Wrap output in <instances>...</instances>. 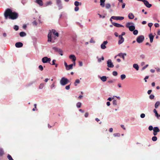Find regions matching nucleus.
Instances as JSON below:
<instances>
[{
	"label": "nucleus",
	"instance_id": "0e129e2a",
	"mask_svg": "<svg viewBox=\"0 0 160 160\" xmlns=\"http://www.w3.org/2000/svg\"><path fill=\"white\" fill-rule=\"evenodd\" d=\"M59 53L61 56L63 55L62 51L60 49V51L58 52Z\"/></svg>",
	"mask_w": 160,
	"mask_h": 160
},
{
	"label": "nucleus",
	"instance_id": "680f3d73",
	"mask_svg": "<svg viewBox=\"0 0 160 160\" xmlns=\"http://www.w3.org/2000/svg\"><path fill=\"white\" fill-rule=\"evenodd\" d=\"M148 64L146 65L145 66H144L142 68V70H144L146 68H147L148 66Z\"/></svg>",
	"mask_w": 160,
	"mask_h": 160
},
{
	"label": "nucleus",
	"instance_id": "b1692460",
	"mask_svg": "<svg viewBox=\"0 0 160 160\" xmlns=\"http://www.w3.org/2000/svg\"><path fill=\"white\" fill-rule=\"evenodd\" d=\"M106 0H100V5L102 7H104L105 6V2Z\"/></svg>",
	"mask_w": 160,
	"mask_h": 160
},
{
	"label": "nucleus",
	"instance_id": "a19ab883",
	"mask_svg": "<svg viewBox=\"0 0 160 160\" xmlns=\"http://www.w3.org/2000/svg\"><path fill=\"white\" fill-rule=\"evenodd\" d=\"M157 140V137L156 136H154L152 138V140L153 141H156Z\"/></svg>",
	"mask_w": 160,
	"mask_h": 160
},
{
	"label": "nucleus",
	"instance_id": "c03bdc74",
	"mask_svg": "<svg viewBox=\"0 0 160 160\" xmlns=\"http://www.w3.org/2000/svg\"><path fill=\"white\" fill-rule=\"evenodd\" d=\"M113 136L115 137H119L120 136V134L119 133H115L113 134Z\"/></svg>",
	"mask_w": 160,
	"mask_h": 160
},
{
	"label": "nucleus",
	"instance_id": "e2e57ef3",
	"mask_svg": "<svg viewBox=\"0 0 160 160\" xmlns=\"http://www.w3.org/2000/svg\"><path fill=\"white\" fill-rule=\"evenodd\" d=\"M55 86L54 85V83L53 82L52 84L50 86L51 88L52 89L53 88H54Z\"/></svg>",
	"mask_w": 160,
	"mask_h": 160
},
{
	"label": "nucleus",
	"instance_id": "dca6fc26",
	"mask_svg": "<svg viewBox=\"0 0 160 160\" xmlns=\"http://www.w3.org/2000/svg\"><path fill=\"white\" fill-rule=\"evenodd\" d=\"M47 57H45L42 58V62L43 63H48V60L47 59Z\"/></svg>",
	"mask_w": 160,
	"mask_h": 160
},
{
	"label": "nucleus",
	"instance_id": "2f4dec72",
	"mask_svg": "<svg viewBox=\"0 0 160 160\" xmlns=\"http://www.w3.org/2000/svg\"><path fill=\"white\" fill-rule=\"evenodd\" d=\"M80 83V81L79 79H76L75 82L74 83V84L75 86H77V83L79 84Z\"/></svg>",
	"mask_w": 160,
	"mask_h": 160
},
{
	"label": "nucleus",
	"instance_id": "7c9ffc66",
	"mask_svg": "<svg viewBox=\"0 0 160 160\" xmlns=\"http://www.w3.org/2000/svg\"><path fill=\"white\" fill-rule=\"evenodd\" d=\"M97 58L98 59V61L99 62H101V60H104V58L103 56H102L101 58H99L98 57H97Z\"/></svg>",
	"mask_w": 160,
	"mask_h": 160
},
{
	"label": "nucleus",
	"instance_id": "603ef678",
	"mask_svg": "<svg viewBox=\"0 0 160 160\" xmlns=\"http://www.w3.org/2000/svg\"><path fill=\"white\" fill-rule=\"evenodd\" d=\"M90 42L92 43H95V42L93 40V38H91L90 40Z\"/></svg>",
	"mask_w": 160,
	"mask_h": 160
},
{
	"label": "nucleus",
	"instance_id": "a878e982",
	"mask_svg": "<svg viewBox=\"0 0 160 160\" xmlns=\"http://www.w3.org/2000/svg\"><path fill=\"white\" fill-rule=\"evenodd\" d=\"M160 105V102L159 101H157L155 103L154 107L155 108H157Z\"/></svg>",
	"mask_w": 160,
	"mask_h": 160
},
{
	"label": "nucleus",
	"instance_id": "6e6552de",
	"mask_svg": "<svg viewBox=\"0 0 160 160\" xmlns=\"http://www.w3.org/2000/svg\"><path fill=\"white\" fill-rule=\"evenodd\" d=\"M111 18H112V19H113L115 20H122L124 19V17H123L121 16H112L111 17Z\"/></svg>",
	"mask_w": 160,
	"mask_h": 160
},
{
	"label": "nucleus",
	"instance_id": "1a4fd4ad",
	"mask_svg": "<svg viewBox=\"0 0 160 160\" xmlns=\"http://www.w3.org/2000/svg\"><path fill=\"white\" fill-rule=\"evenodd\" d=\"M57 4L58 5L59 10L61 9L62 8V6L61 3V0H56Z\"/></svg>",
	"mask_w": 160,
	"mask_h": 160
},
{
	"label": "nucleus",
	"instance_id": "39448f33",
	"mask_svg": "<svg viewBox=\"0 0 160 160\" xmlns=\"http://www.w3.org/2000/svg\"><path fill=\"white\" fill-rule=\"evenodd\" d=\"M48 42H51L52 43L54 42V40H53L52 38V32L51 31L49 32L48 35Z\"/></svg>",
	"mask_w": 160,
	"mask_h": 160
},
{
	"label": "nucleus",
	"instance_id": "7ed1b4c3",
	"mask_svg": "<svg viewBox=\"0 0 160 160\" xmlns=\"http://www.w3.org/2000/svg\"><path fill=\"white\" fill-rule=\"evenodd\" d=\"M69 82V81L66 78L63 77L62 78L60 81V83L62 86H65Z\"/></svg>",
	"mask_w": 160,
	"mask_h": 160
},
{
	"label": "nucleus",
	"instance_id": "393cba45",
	"mask_svg": "<svg viewBox=\"0 0 160 160\" xmlns=\"http://www.w3.org/2000/svg\"><path fill=\"white\" fill-rule=\"evenodd\" d=\"M153 112L155 114V116L158 118L159 117V115L157 111L155 109H154L153 110Z\"/></svg>",
	"mask_w": 160,
	"mask_h": 160
},
{
	"label": "nucleus",
	"instance_id": "3c124183",
	"mask_svg": "<svg viewBox=\"0 0 160 160\" xmlns=\"http://www.w3.org/2000/svg\"><path fill=\"white\" fill-rule=\"evenodd\" d=\"M26 0H21V3L23 5H24L26 3Z\"/></svg>",
	"mask_w": 160,
	"mask_h": 160
},
{
	"label": "nucleus",
	"instance_id": "412c9836",
	"mask_svg": "<svg viewBox=\"0 0 160 160\" xmlns=\"http://www.w3.org/2000/svg\"><path fill=\"white\" fill-rule=\"evenodd\" d=\"M52 33L55 35L57 37H58L59 36V34L58 32H57L56 30L55 29H52Z\"/></svg>",
	"mask_w": 160,
	"mask_h": 160
},
{
	"label": "nucleus",
	"instance_id": "58836bf2",
	"mask_svg": "<svg viewBox=\"0 0 160 160\" xmlns=\"http://www.w3.org/2000/svg\"><path fill=\"white\" fill-rule=\"evenodd\" d=\"M14 29L16 31H18L19 29V27L18 25H15L13 27Z\"/></svg>",
	"mask_w": 160,
	"mask_h": 160
},
{
	"label": "nucleus",
	"instance_id": "37998d69",
	"mask_svg": "<svg viewBox=\"0 0 160 160\" xmlns=\"http://www.w3.org/2000/svg\"><path fill=\"white\" fill-rule=\"evenodd\" d=\"M138 33V31L137 30H135L133 31V34L134 35H137Z\"/></svg>",
	"mask_w": 160,
	"mask_h": 160
},
{
	"label": "nucleus",
	"instance_id": "c9c22d12",
	"mask_svg": "<svg viewBox=\"0 0 160 160\" xmlns=\"http://www.w3.org/2000/svg\"><path fill=\"white\" fill-rule=\"evenodd\" d=\"M82 105L81 103L80 102H78L77 103L76 106L78 108H79L81 107Z\"/></svg>",
	"mask_w": 160,
	"mask_h": 160
},
{
	"label": "nucleus",
	"instance_id": "ddd939ff",
	"mask_svg": "<svg viewBox=\"0 0 160 160\" xmlns=\"http://www.w3.org/2000/svg\"><path fill=\"white\" fill-rule=\"evenodd\" d=\"M112 23L113 25L115 26V27H117V28H120V27H123L124 26H123L122 25L120 24L114 22H112Z\"/></svg>",
	"mask_w": 160,
	"mask_h": 160
},
{
	"label": "nucleus",
	"instance_id": "423d86ee",
	"mask_svg": "<svg viewBox=\"0 0 160 160\" xmlns=\"http://www.w3.org/2000/svg\"><path fill=\"white\" fill-rule=\"evenodd\" d=\"M107 66L110 68H113L114 67V65L113 63L112 62L111 59H108L107 62Z\"/></svg>",
	"mask_w": 160,
	"mask_h": 160
},
{
	"label": "nucleus",
	"instance_id": "f8f14e48",
	"mask_svg": "<svg viewBox=\"0 0 160 160\" xmlns=\"http://www.w3.org/2000/svg\"><path fill=\"white\" fill-rule=\"evenodd\" d=\"M108 42L107 41H104L101 45V48L102 49H104L106 48L105 45L108 43Z\"/></svg>",
	"mask_w": 160,
	"mask_h": 160
},
{
	"label": "nucleus",
	"instance_id": "f3484780",
	"mask_svg": "<svg viewBox=\"0 0 160 160\" xmlns=\"http://www.w3.org/2000/svg\"><path fill=\"white\" fill-rule=\"evenodd\" d=\"M127 55L125 53H120L118 54V56L122 57L123 60L124 59V57L125 56Z\"/></svg>",
	"mask_w": 160,
	"mask_h": 160
},
{
	"label": "nucleus",
	"instance_id": "774afa93",
	"mask_svg": "<svg viewBox=\"0 0 160 160\" xmlns=\"http://www.w3.org/2000/svg\"><path fill=\"white\" fill-rule=\"evenodd\" d=\"M56 62V60L55 59H53L52 61V63L51 64L52 65H54L56 64L55 62Z\"/></svg>",
	"mask_w": 160,
	"mask_h": 160
},
{
	"label": "nucleus",
	"instance_id": "8fccbe9b",
	"mask_svg": "<svg viewBox=\"0 0 160 160\" xmlns=\"http://www.w3.org/2000/svg\"><path fill=\"white\" fill-rule=\"evenodd\" d=\"M112 75L114 76H116L118 75V72L116 71H113L112 72Z\"/></svg>",
	"mask_w": 160,
	"mask_h": 160
},
{
	"label": "nucleus",
	"instance_id": "052dcab7",
	"mask_svg": "<svg viewBox=\"0 0 160 160\" xmlns=\"http://www.w3.org/2000/svg\"><path fill=\"white\" fill-rule=\"evenodd\" d=\"M79 9V8L78 7L76 6V7L74 8V10L75 11H78Z\"/></svg>",
	"mask_w": 160,
	"mask_h": 160
},
{
	"label": "nucleus",
	"instance_id": "f03ea898",
	"mask_svg": "<svg viewBox=\"0 0 160 160\" xmlns=\"http://www.w3.org/2000/svg\"><path fill=\"white\" fill-rule=\"evenodd\" d=\"M126 27L131 31H133L135 28L134 24L132 22H128L126 23Z\"/></svg>",
	"mask_w": 160,
	"mask_h": 160
},
{
	"label": "nucleus",
	"instance_id": "338daca9",
	"mask_svg": "<svg viewBox=\"0 0 160 160\" xmlns=\"http://www.w3.org/2000/svg\"><path fill=\"white\" fill-rule=\"evenodd\" d=\"M153 25V24L152 23L150 22L148 23V27L151 28Z\"/></svg>",
	"mask_w": 160,
	"mask_h": 160
},
{
	"label": "nucleus",
	"instance_id": "5fc2aeb1",
	"mask_svg": "<svg viewBox=\"0 0 160 160\" xmlns=\"http://www.w3.org/2000/svg\"><path fill=\"white\" fill-rule=\"evenodd\" d=\"M140 117L141 118H145V114H144V113H142L140 115Z\"/></svg>",
	"mask_w": 160,
	"mask_h": 160
},
{
	"label": "nucleus",
	"instance_id": "864d4df0",
	"mask_svg": "<svg viewBox=\"0 0 160 160\" xmlns=\"http://www.w3.org/2000/svg\"><path fill=\"white\" fill-rule=\"evenodd\" d=\"M115 81V79L111 80H110L108 81V82L109 83H112L113 82Z\"/></svg>",
	"mask_w": 160,
	"mask_h": 160
},
{
	"label": "nucleus",
	"instance_id": "a18cd8bd",
	"mask_svg": "<svg viewBox=\"0 0 160 160\" xmlns=\"http://www.w3.org/2000/svg\"><path fill=\"white\" fill-rule=\"evenodd\" d=\"M154 97L155 96L154 95L152 94L149 96V98L150 99H152L154 98Z\"/></svg>",
	"mask_w": 160,
	"mask_h": 160
},
{
	"label": "nucleus",
	"instance_id": "6e6d98bb",
	"mask_svg": "<svg viewBox=\"0 0 160 160\" xmlns=\"http://www.w3.org/2000/svg\"><path fill=\"white\" fill-rule=\"evenodd\" d=\"M76 24L77 25H78L79 26V27L81 28H82L83 27V26L82 25V24H81V23H80V22H76Z\"/></svg>",
	"mask_w": 160,
	"mask_h": 160
},
{
	"label": "nucleus",
	"instance_id": "de8ad7c7",
	"mask_svg": "<svg viewBox=\"0 0 160 160\" xmlns=\"http://www.w3.org/2000/svg\"><path fill=\"white\" fill-rule=\"evenodd\" d=\"M113 104L114 106L117 105V101H116V100H115L113 101Z\"/></svg>",
	"mask_w": 160,
	"mask_h": 160
},
{
	"label": "nucleus",
	"instance_id": "aec40b11",
	"mask_svg": "<svg viewBox=\"0 0 160 160\" xmlns=\"http://www.w3.org/2000/svg\"><path fill=\"white\" fill-rule=\"evenodd\" d=\"M99 78L102 81L104 82L106 81L108 77H107L106 76H103L102 77H99Z\"/></svg>",
	"mask_w": 160,
	"mask_h": 160
},
{
	"label": "nucleus",
	"instance_id": "20e7f679",
	"mask_svg": "<svg viewBox=\"0 0 160 160\" xmlns=\"http://www.w3.org/2000/svg\"><path fill=\"white\" fill-rule=\"evenodd\" d=\"M144 39V37L143 35H140L138 36L136 39V41L138 43H142Z\"/></svg>",
	"mask_w": 160,
	"mask_h": 160
},
{
	"label": "nucleus",
	"instance_id": "a211bd4d",
	"mask_svg": "<svg viewBox=\"0 0 160 160\" xmlns=\"http://www.w3.org/2000/svg\"><path fill=\"white\" fill-rule=\"evenodd\" d=\"M36 2L40 6H42L43 5V2L42 0H36Z\"/></svg>",
	"mask_w": 160,
	"mask_h": 160
},
{
	"label": "nucleus",
	"instance_id": "0eeeda50",
	"mask_svg": "<svg viewBox=\"0 0 160 160\" xmlns=\"http://www.w3.org/2000/svg\"><path fill=\"white\" fill-rule=\"evenodd\" d=\"M153 134L154 136H156L157 135V132H159L160 130L158 127H156L154 128L153 129Z\"/></svg>",
	"mask_w": 160,
	"mask_h": 160
},
{
	"label": "nucleus",
	"instance_id": "473e14b6",
	"mask_svg": "<svg viewBox=\"0 0 160 160\" xmlns=\"http://www.w3.org/2000/svg\"><path fill=\"white\" fill-rule=\"evenodd\" d=\"M111 7V5L109 3H107L105 5V8L107 9H109Z\"/></svg>",
	"mask_w": 160,
	"mask_h": 160
},
{
	"label": "nucleus",
	"instance_id": "69168bd1",
	"mask_svg": "<svg viewBox=\"0 0 160 160\" xmlns=\"http://www.w3.org/2000/svg\"><path fill=\"white\" fill-rule=\"evenodd\" d=\"M32 23L33 24V25H34L36 26L37 25L38 23H37V22H36V21L35 20V21H33L32 22Z\"/></svg>",
	"mask_w": 160,
	"mask_h": 160
},
{
	"label": "nucleus",
	"instance_id": "5701e85b",
	"mask_svg": "<svg viewBox=\"0 0 160 160\" xmlns=\"http://www.w3.org/2000/svg\"><path fill=\"white\" fill-rule=\"evenodd\" d=\"M149 36L150 38V42L152 43L153 41L154 36L152 35V34L150 33L149 34Z\"/></svg>",
	"mask_w": 160,
	"mask_h": 160
},
{
	"label": "nucleus",
	"instance_id": "72a5a7b5",
	"mask_svg": "<svg viewBox=\"0 0 160 160\" xmlns=\"http://www.w3.org/2000/svg\"><path fill=\"white\" fill-rule=\"evenodd\" d=\"M4 154V151L2 148H0V156H2Z\"/></svg>",
	"mask_w": 160,
	"mask_h": 160
},
{
	"label": "nucleus",
	"instance_id": "c85d7f7f",
	"mask_svg": "<svg viewBox=\"0 0 160 160\" xmlns=\"http://www.w3.org/2000/svg\"><path fill=\"white\" fill-rule=\"evenodd\" d=\"M74 4V5L78 7V6L79 5H81L82 4V3L81 2H78L76 1L75 2Z\"/></svg>",
	"mask_w": 160,
	"mask_h": 160
},
{
	"label": "nucleus",
	"instance_id": "bb28decb",
	"mask_svg": "<svg viewBox=\"0 0 160 160\" xmlns=\"http://www.w3.org/2000/svg\"><path fill=\"white\" fill-rule=\"evenodd\" d=\"M26 33L24 32H20L19 35L21 37H24L26 36Z\"/></svg>",
	"mask_w": 160,
	"mask_h": 160
},
{
	"label": "nucleus",
	"instance_id": "bf43d9fd",
	"mask_svg": "<svg viewBox=\"0 0 160 160\" xmlns=\"http://www.w3.org/2000/svg\"><path fill=\"white\" fill-rule=\"evenodd\" d=\"M70 84L69 85L66 86L65 87V89L67 90L69 89L70 88Z\"/></svg>",
	"mask_w": 160,
	"mask_h": 160
},
{
	"label": "nucleus",
	"instance_id": "49530a36",
	"mask_svg": "<svg viewBox=\"0 0 160 160\" xmlns=\"http://www.w3.org/2000/svg\"><path fill=\"white\" fill-rule=\"evenodd\" d=\"M38 68L40 70L42 71L43 69V68L42 66L41 65H40L38 67Z\"/></svg>",
	"mask_w": 160,
	"mask_h": 160
},
{
	"label": "nucleus",
	"instance_id": "79ce46f5",
	"mask_svg": "<svg viewBox=\"0 0 160 160\" xmlns=\"http://www.w3.org/2000/svg\"><path fill=\"white\" fill-rule=\"evenodd\" d=\"M7 158L9 160H13L11 156L9 154L7 155Z\"/></svg>",
	"mask_w": 160,
	"mask_h": 160
},
{
	"label": "nucleus",
	"instance_id": "9b49d317",
	"mask_svg": "<svg viewBox=\"0 0 160 160\" xmlns=\"http://www.w3.org/2000/svg\"><path fill=\"white\" fill-rule=\"evenodd\" d=\"M143 2L145 6L148 8H150L152 6V5L150 4L149 2L146 0H144Z\"/></svg>",
	"mask_w": 160,
	"mask_h": 160
},
{
	"label": "nucleus",
	"instance_id": "cd10ccee",
	"mask_svg": "<svg viewBox=\"0 0 160 160\" xmlns=\"http://www.w3.org/2000/svg\"><path fill=\"white\" fill-rule=\"evenodd\" d=\"M133 67L135 68L137 70H138L139 69V66L137 64H134L133 65Z\"/></svg>",
	"mask_w": 160,
	"mask_h": 160
},
{
	"label": "nucleus",
	"instance_id": "4d7b16f0",
	"mask_svg": "<svg viewBox=\"0 0 160 160\" xmlns=\"http://www.w3.org/2000/svg\"><path fill=\"white\" fill-rule=\"evenodd\" d=\"M98 14L100 18H105V16L102 15L99 13H98Z\"/></svg>",
	"mask_w": 160,
	"mask_h": 160
},
{
	"label": "nucleus",
	"instance_id": "4468645a",
	"mask_svg": "<svg viewBox=\"0 0 160 160\" xmlns=\"http://www.w3.org/2000/svg\"><path fill=\"white\" fill-rule=\"evenodd\" d=\"M23 45V43L20 42H17L15 44L16 47L18 48H20L22 47Z\"/></svg>",
	"mask_w": 160,
	"mask_h": 160
},
{
	"label": "nucleus",
	"instance_id": "c756f323",
	"mask_svg": "<svg viewBox=\"0 0 160 160\" xmlns=\"http://www.w3.org/2000/svg\"><path fill=\"white\" fill-rule=\"evenodd\" d=\"M52 49H53L55 52H58L60 50V48H58L56 47H53L52 48Z\"/></svg>",
	"mask_w": 160,
	"mask_h": 160
},
{
	"label": "nucleus",
	"instance_id": "09e8293b",
	"mask_svg": "<svg viewBox=\"0 0 160 160\" xmlns=\"http://www.w3.org/2000/svg\"><path fill=\"white\" fill-rule=\"evenodd\" d=\"M36 82V80H35L34 81H32L29 84V85H31L32 84H33L35 83V82Z\"/></svg>",
	"mask_w": 160,
	"mask_h": 160
},
{
	"label": "nucleus",
	"instance_id": "e433bc0d",
	"mask_svg": "<svg viewBox=\"0 0 160 160\" xmlns=\"http://www.w3.org/2000/svg\"><path fill=\"white\" fill-rule=\"evenodd\" d=\"M120 77H121V79L122 80H123L124 79L126 78V76L125 74H122L121 75Z\"/></svg>",
	"mask_w": 160,
	"mask_h": 160
},
{
	"label": "nucleus",
	"instance_id": "f257e3e1",
	"mask_svg": "<svg viewBox=\"0 0 160 160\" xmlns=\"http://www.w3.org/2000/svg\"><path fill=\"white\" fill-rule=\"evenodd\" d=\"M4 16L6 19L8 17L9 18L12 20L17 19L18 17V14L16 12H12V10L10 8L7 9L4 13Z\"/></svg>",
	"mask_w": 160,
	"mask_h": 160
},
{
	"label": "nucleus",
	"instance_id": "ea45409f",
	"mask_svg": "<svg viewBox=\"0 0 160 160\" xmlns=\"http://www.w3.org/2000/svg\"><path fill=\"white\" fill-rule=\"evenodd\" d=\"M158 15L156 14H154L153 16V18L154 20H157Z\"/></svg>",
	"mask_w": 160,
	"mask_h": 160
},
{
	"label": "nucleus",
	"instance_id": "2eb2a0df",
	"mask_svg": "<svg viewBox=\"0 0 160 160\" xmlns=\"http://www.w3.org/2000/svg\"><path fill=\"white\" fill-rule=\"evenodd\" d=\"M69 58L71 59L72 61H75L76 60V58L74 55L72 54L69 56Z\"/></svg>",
	"mask_w": 160,
	"mask_h": 160
},
{
	"label": "nucleus",
	"instance_id": "6ab92c4d",
	"mask_svg": "<svg viewBox=\"0 0 160 160\" xmlns=\"http://www.w3.org/2000/svg\"><path fill=\"white\" fill-rule=\"evenodd\" d=\"M73 64H72L68 65V66L66 68V69L68 70L70 69H72L73 68Z\"/></svg>",
	"mask_w": 160,
	"mask_h": 160
},
{
	"label": "nucleus",
	"instance_id": "f704fd0d",
	"mask_svg": "<svg viewBox=\"0 0 160 160\" xmlns=\"http://www.w3.org/2000/svg\"><path fill=\"white\" fill-rule=\"evenodd\" d=\"M44 84L43 83H41L39 86V89H42L44 87Z\"/></svg>",
	"mask_w": 160,
	"mask_h": 160
},
{
	"label": "nucleus",
	"instance_id": "13d9d810",
	"mask_svg": "<svg viewBox=\"0 0 160 160\" xmlns=\"http://www.w3.org/2000/svg\"><path fill=\"white\" fill-rule=\"evenodd\" d=\"M153 129V127L151 125L150 126L148 127V129L150 131H152Z\"/></svg>",
	"mask_w": 160,
	"mask_h": 160
},
{
	"label": "nucleus",
	"instance_id": "9d476101",
	"mask_svg": "<svg viewBox=\"0 0 160 160\" xmlns=\"http://www.w3.org/2000/svg\"><path fill=\"white\" fill-rule=\"evenodd\" d=\"M119 40L118 41V44L120 45L124 41V39L122 37L119 35L118 37Z\"/></svg>",
	"mask_w": 160,
	"mask_h": 160
},
{
	"label": "nucleus",
	"instance_id": "4c0bfd02",
	"mask_svg": "<svg viewBox=\"0 0 160 160\" xmlns=\"http://www.w3.org/2000/svg\"><path fill=\"white\" fill-rule=\"evenodd\" d=\"M66 14L64 12H62L59 15V18H61L63 16H66Z\"/></svg>",
	"mask_w": 160,
	"mask_h": 160
},
{
	"label": "nucleus",
	"instance_id": "4be33fe9",
	"mask_svg": "<svg viewBox=\"0 0 160 160\" xmlns=\"http://www.w3.org/2000/svg\"><path fill=\"white\" fill-rule=\"evenodd\" d=\"M128 17L129 19H132L134 18V15L132 13H130L128 15Z\"/></svg>",
	"mask_w": 160,
	"mask_h": 160
}]
</instances>
